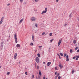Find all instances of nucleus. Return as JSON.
Segmentation results:
<instances>
[{
	"instance_id": "obj_51",
	"label": "nucleus",
	"mask_w": 79,
	"mask_h": 79,
	"mask_svg": "<svg viewBox=\"0 0 79 79\" xmlns=\"http://www.w3.org/2000/svg\"><path fill=\"white\" fill-rule=\"evenodd\" d=\"M45 79V77H44L43 78V79Z\"/></svg>"
},
{
	"instance_id": "obj_31",
	"label": "nucleus",
	"mask_w": 79,
	"mask_h": 79,
	"mask_svg": "<svg viewBox=\"0 0 79 79\" xmlns=\"http://www.w3.org/2000/svg\"><path fill=\"white\" fill-rule=\"evenodd\" d=\"M53 39H52V40H50V42H52V41H53Z\"/></svg>"
},
{
	"instance_id": "obj_9",
	"label": "nucleus",
	"mask_w": 79,
	"mask_h": 79,
	"mask_svg": "<svg viewBox=\"0 0 79 79\" xmlns=\"http://www.w3.org/2000/svg\"><path fill=\"white\" fill-rule=\"evenodd\" d=\"M59 67L60 68V69H62L63 68V65L61 64H59Z\"/></svg>"
},
{
	"instance_id": "obj_32",
	"label": "nucleus",
	"mask_w": 79,
	"mask_h": 79,
	"mask_svg": "<svg viewBox=\"0 0 79 79\" xmlns=\"http://www.w3.org/2000/svg\"><path fill=\"white\" fill-rule=\"evenodd\" d=\"M76 56L73 57V59H75L76 58Z\"/></svg>"
},
{
	"instance_id": "obj_19",
	"label": "nucleus",
	"mask_w": 79,
	"mask_h": 79,
	"mask_svg": "<svg viewBox=\"0 0 79 79\" xmlns=\"http://www.w3.org/2000/svg\"><path fill=\"white\" fill-rule=\"evenodd\" d=\"M73 43L74 44H76V40H74L73 41Z\"/></svg>"
},
{
	"instance_id": "obj_50",
	"label": "nucleus",
	"mask_w": 79,
	"mask_h": 79,
	"mask_svg": "<svg viewBox=\"0 0 79 79\" xmlns=\"http://www.w3.org/2000/svg\"><path fill=\"white\" fill-rule=\"evenodd\" d=\"M57 55L58 56H59L60 55V54H59V53H57Z\"/></svg>"
},
{
	"instance_id": "obj_8",
	"label": "nucleus",
	"mask_w": 79,
	"mask_h": 79,
	"mask_svg": "<svg viewBox=\"0 0 79 79\" xmlns=\"http://www.w3.org/2000/svg\"><path fill=\"white\" fill-rule=\"evenodd\" d=\"M47 11V10H45V11L43 10L41 13L42 15V14H44V13H46Z\"/></svg>"
},
{
	"instance_id": "obj_3",
	"label": "nucleus",
	"mask_w": 79,
	"mask_h": 79,
	"mask_svg": "<svg viewBox=\"0 0 79 79\" xmlns=\"http://www.w3.org/2000/svg\"><path fill=\"white\" fill-rule=\"evenodd\" d=\"M61 42H62V40H59V42H58V46L59 47V46H60V44H61Z\"/></svg>"
},
{
	"instance_id": "obj_25",
	"label": "nucleus",
	"mask_w": 79,
	"mask_h": 79,
	"mask_svg": "<svg viewBox=\"0 0 79 79\" xmlns=\"http://www.w3.org/2000/svg\"><path fill=\"white\" fill-rule=\"evenodd\" d=\"M39 1V0H35V2H38Z\"/></svg>"
},
{
	"instance_id": "obj_27",
	"label": "nucleus",
	"mask_w": 79,
	"mask_h": 79,
	"mask_svg": "<svg viewBox=\"0 0 79 79\" xmlns=\"http://www.w3.org/2000/svg\"><path fill=\"white\" fill-rule=\"evenodd\" d=\"M78 48V47H77L75 49V50H77V49Z\"/></svg>"
},
{
	"instance_id": "obj_49",
	"label": "nucleus",
	"mask_w": 79,
	"mask_h": 79,
	"mask_svg": "<svg viewBox=\"0 0 79 79\" xmlns=\"http://www.w3.org/2000/svg\"><path fill=\"white\" fill-rule=\"evenodd\" d=\"M43 64H45V62H44Z\"/></svg>"
},
{
	"instance_id": "obj_63",
	"label": "nucleus",
	"mask_w": 79,
	"mask_h": 79,
	"mask_svg": "<svg viewBox=\"0 0 79 79\" xmlns=\"http://www.w3.org/2000/svg\"><path fill=\"white\" fill-rule=\"evenodd\" d=\"M56 78H55V79H56Z\"/></svg>"
},
{
	"instance_id": "obj_33",
	"label": "nucleus",
	"mask_w": 79,
	"mask_h": 79,
	"mask_svg": "<svg viewBox=\"0 0 79 79\" xmlns=\"http://www.w3.org/2000/svg\"><path fill=\"white\" fill-rule=\"evenodd\" d=\"M67 24L66 23H65L64 25V26H67Z\"/></svg>"
},
{
	"instance_id": "obj_46",
	"label": "nucleus",
	"mask_w": 79,
	"mask_h": 79,
	"mask_svg": "<svg viewBox=\"0 0 79 79\" xmlns=\"http://www.w3.org/2000/svg\"><path fill=\"white\" fill-rule=\"evenodd\" d=\"M10 4L9 3L7 4V6H10Z\"/></svg>"
},
{
	"instance_id": "obj_59",
	"label": "nucleus",
	"mask_w": 79,
	"mask_h": 79,
	"mask_svg": "<svg viewBox=\"0 0 79 79\" xmlns=\"http://www.w3.org/2000/svg\"><path fill=\"white\" fill-rule=\"evenodd\" d=\"M9 37H10V35L9 36Z\"/></svg>"
},
{
	"instance_id": "obj_20",
	"label": "nucleus",
	"mask_w": 79,
	"mask_h": 79,
	"mask_svg": "<svg viewBox=\"0 0 79 79\" xmlns=\"http://www.w3.org/2000/svg\"><path fill=\"white\" fill-rule=\"evenodd\" d=\"M73 50L72 49H70V53H73Z\"/></svg>"
},
{
	"instance_id": "obj_15",
	"label": "nucleus",
	"mask_w": 79,
	"mask_h": 79,
	"mask_svg": "<svg viewBox=\"0 0 79 79\" xmlns=\"http://www.w3.org/2000/svg\"><path fill=\"white\" fill-rule=\"evenodd\" d=\"M34 36H32V40L33 41H34Z\"/></svg>"
},
{
	"instance_id": "obj_7",
	"label": "nucleus",
	"mask_w": 79,
	"mask_h": 79,
	"mask_svg": "<svg viewBox=\"0 0 79 79\" xmlns=\"http://www.w3.org/2000/svg\"><path fill=\"white\" fill-rule=\"evenodd\" d=\"M17 56V53H15L14 56V59H15V60H16V59Z\"/></svg>"
},
{
	"instance_id": "obj_22",
	"label": "nucleus",
	"mask_w": 79,
	"mask_h": 79,
	"mask_svg": "<svg viewBox=\"0 0 79 79\" xmlns=\"http://www.w3.org/2000/svg\"><path fill=\"white\" fill-rule=\"evenodd\" d=\"M32 79H34V75H33L31 77Z\"/></svg>"
},
{
	"instance_id": "obj_39",
	"label": "nucleus",
	"mask_w": 79,
	"mask_h": 79,
	"mask_svg": "<svg viewBox=\"0 0 79 79\" xmlns=\"http://www.w3.org/2000/svg\"><path fill=\"white\" fill-rule=\"evenodd\" d=\"M72 74H74V71L73 70L72 72Z\"/></svg>"
},
{
	"instance_id": "obj_44",
	"label": "nucleus",
	"mask_w": 79,
	"mask_h": 79,
	"mask_svg": "<svg viewBox=\"0 0 79 79\" xmlns=\"http://www.w3.org/2000/svg\"><path fill=\"white\" fill-rule=\"evenodd\" d=\"M56 74H57V72H56L55 73V75H56Z\"/></svg>"
},
{
	"instance_id": "obj_52",
	"label": "nucleus",
	"mask_w": 79,
	"mask_h": 79,
	"mask_svg": "<svg viewBox=\"0 0 79 79\" xmlns=\"http://www.w3.org/2000/svg\"><path fill=\"white\" fill-rule=\"evenodd\" d=\"M50 48H49V52H50Z\"/></svg>"
},
{
	"instance_id": "obj_17",
	"label": "nucleus",
	"mask_w": 79,
	"mask_h": 79,
	"mask_svg": "<svg viewBox=\"0 0 79 79\" xmlns=\"http://www.w3.org/2000/svg\"><path fill=\"white\" fill-rule=\"evenodd\" d=\"M30 45L32 46L33 45H34V44L33 43H31L30 44Z\"/></svg>"
},
{
	"instance_id": "obj_37",
	"label": "nucleus",
	"mask_w": 79,
	"mask_h": 79,
	"mask_svg": "<svg viewBox=\"0 0 79 79\" xmlns=\"http://www.w3.org/2000/svg\"><path fill=\"white\" fill-rule=\"evenodd\" d=\"M41 26V27H42L43 26V23H41V24L40 25Z\"/></svg>"
},
{
	"instance_id": "obj_5",
	"label": "nucleus",
	"mask_w": 79,
	"mask_h": 79,
	"mask_svg": "<svg viewBox=\"0 0 79 79\" xmlns=\"http://www.w3.org/2000/svg\"><path fill=\"white\" fill-rule=\"evenodd\" d=\"M31 20L32 21H36L37 20V19L35 18V17H32L31 19Z\"/></svg>"
},
{
	"instance_id": "obj_48",
	"label": "nucleus",
	"mask_w": 79,
	"mask_h": 79,
	"mask_svg": "<svg viewBox=\"0 0 79 79\" xmlns=\"http://www.w3.org/2000/svg\"><path fill=\"white\" fill-rule=\"evenodd\" d=\"M45 10H47V7H46V8H45Z\"/></svg>"
},
{
	"instance_id": "obj_53",
	"label": "nucleus",
	"mask_w": 79,
	"mask_h": 79,
	"mask_svg": "<svg viewBox=\"0 0 79 79\" xmlns=\"http://www.w3.org/2000/svg\"><path fill=\"white\" fill-rule=\"evenodd\" d=\"M53 62H55V59H53Z\"/></svg>"
},
{
	"instance_id": "obj_30",
	"label": "nucleus",
	"mask_w": 79,
	"mask_h": 79,
	"mask_svg": "<svg viewBox=\"0 0 79 79\" xmlns=\"http://www.w3.org/2000/svg\"><path fill=\"white\" fill-rule=\"evenodd\" d=\"M66 61H69V59H66Z\"/></svg>"
},
{
	"instance_id": "obj_47",
	"label": "nucleus",
	"mask_w": 79,
	"mask_h": 79,
	"mask_svg": "<svg viewBox=\"0 0 79 79\" xmlns=\"http://www.w3.org/2000/svg\"><path fill=\"white\" fill-rule=\"evenodd\" d=\"M59 0H56V2H58Z\"/></svg>"
},
{
	"instance_id": "obj_64",
	"label": "nucleus",
	"mask_w": 79,
	"mask_h": 79,
	"mask_svg": "<svg viewBox=\"0 0 79 79\" xmlns=\"http://www.w3.org/2000/svg\"><path fill=\"white\" fill-rule=\"evenodd\" d=\"M78 21H79V19H78Z\"/></svg>"
},
{
	"instance_id": "obj_16",
	"label": "nucleus",
	"mask_w": 79,
	"mask_h": 79,
	"mask_svg": "<svg viewBox=\"0 0 79 79\" xmlns=\"http://www.w3.org/2000/svg\"><path fill=\"white\" fill-rule=\"evenodd\" d=\"M37 55H38V57H39V58H40V54L38 53Z\"/></svg>"
},
{
	"instance_id": "obj_4",
	"label": "nucleus",
	"mask_w": 79,
	"mask_h": 79,
	"mask_svg": "<svg viewBox=\"0 0 79 79\" xmlns=\"http://www.w3.org/2000/svg\"><path fill=\"white\" fill-rule=\"evenodd\" d=\"M35 61L36 63H39V58L38 57H36V58Z\"/></svg>"
},
{
	"instance_id": "obj_40",
	"label": "nucleus",
	"mask_w": 79,
	"mask_h": 79,
	"mask_svg": "<svg viewBox=\"0 0 79 79\" xmlns=\"http://www.w3.org/2000/svg\"><path fill=\"white\" fill-rule=\"evenodd\" d=\"M42 46H39V48H42Z\"/></svg>"
},
{
	"instance_id": "obj_1",
	"label": "nucleus",
	"mask_w": 79,
	"mask_h": 79,
	"mask_svg": "<svg viewBox=\"0 0 79 79\" xmlns=\"http://www.w3.org/2000/svg\"><path fill=\"white\" fill-rule=\"evenodd\" d=\"M4 44H5V42L4 41H2L1 42L0 47V48L1 49V50H3V45Z\"/></svg>"
},
{
	"instance_id": "obj_13",
	"label": "nucleus",
	"mask_w": 79,
	"mask_h": 79,
	"mask_svg": "<svg viewBox=\"0 0 79 79\" xmlns=\"http://www.w3.org/2000/svg\"><path fill=\"white\" fill-rule=\"evenodd\" d=\"M16 47H17V48L18 47H20V44H17L16 45Z\"/></svg>"
},
{
	"instance_id": "obj_23",
	"label": "nucleus",
	"mask_w": 79,
	"mask_h": 79,
	"mask_svg": "<svg viewBox=\"0 0 79 79\" xmlns=\"http://www.w3.org/2000/svg\"><path fill=\"white\" fill-rule=\"evenodd\" d=\"M61 78V77L60 76H59L58 77V79H60Z\"/></svg>"
},
{
	"instance_id": "obj_26",
	"label": "nucleus",
	"mask_w": 79,
	"mask_h": 79,
	"mask_svg": "<svg viewBox=\"0 0 79 79\" xmlns=\"http://www.w3.org/2000/svg\"><path fill=\"white\" fill-rule=\"evenodd\" d=\"M7 75H9L10 74V72H8L7 73Z\"/></svg>"
},
{
	"instance_id": "obj_60",
	"label": "nucleus",
	"mask_w": 79,
	"mask_h": 79,
	"mask_svg": "<svg viewBox=\"0 0 79 79\" xmlns=\"http://www.w3.org/2000/svg\"><path fill=\"white\" fill-rule=\"evenodd\" d=\"M57 75H59V73H57Z\"/></svg>"
},
{
	"instance_id": "obj_10",
	"label": "nucleus",
	"mask_w": 79,
	"mask_h": 79,
	"mask_svg": "<svg viewBox=\"0 0 79 79\" xmlns=\"http://www.w3.org/2000/svg\"><path fill=\"white\" fill-rule=\"evenodd\" d=\"M51 64V62H48V63L47 64V65L48 66H50V65Z\"/></svg>"
},
{
	"instance_id": "obj_2",
	"label": "nucleus",
	"mask_w": 79,
	"mask_h": 79,
	"mask_svg": "<svg viewBox=\"0 0 79 79\" xmlns=\"http://www.w3.org/2000/svg\"><path fill=\"white\" fill-rule=\"evenodd\" d=\"M14 39L15 40V43H18V39H17V35L15 33L14 34Z\"/></svg>"
},
{
	"instance_id": "obj_58",
	"label": "nucleus",
	"mask_w": 79,
	"mask_h": 79,
	"mask_svg": "<svg viewBox=\"0 0 79 79\" xmlns=\"http://www.w3.org/2000/svg\"><path fill=\"white\" fill-rule=\"evenodd\" d=\"M20 63H21V61L19 62V64H20Z\"/></svg>"
},
{
	"instance_id": "obj_12",
	"label": "nucleus",
	"mask_w": 79,
	"mask_h": 79,
	"mask_svg": "<svg viewBox=\"0 0 79 79\" xmlns=\"http://www.w3.org/2000/svg\"><path fill=\"white\" fill-rule=\"evenodd\" d=\"M23 20H24V19L23 18L22 19H21L20 22H19V23H22V21H23Z\"/></svg>"
},
{
	"instance_id": "obj_21",
	"label": "nucleus",
	"mask_w": 79,
	"mask_h": 79,
	"mask_svg": "<svg viewBox=\"0 0 79 79\" xmlns=\"http://www.w3.org/2000/svg\"><path fill=\"white\" fill-rule=\"evenodd\" d=\"M49 35H50V36H52V33H50L49 34Z\"/></svg>"
},
{
	"instance_id": "obj_38",
	"label": "nucleus",
	"mask_w": 79,
	"mask_h": 79,
	"mask_svg": "<svg viewBox=\"0 0 79 79\" xmlns=\"http://www.w3.org/2000/svg\"><path fill=\"white\" fill-rule=\"evenodd\" d=\"M35 26L36 27H37V25L36 24H35Z\"/></svg>"
},
{
	"instance_id": "obj_6",
	"label": "nucleus",
	"mask_w": 79,
	"mask_h": 79,
	"mask_svg": "<svg viewBox=\"0 0 79 79\" xmlns=\"http://www.w3.org/2000/svg\"><path fill=\"white\" fill-rule=\"evenodd\" d=\"M4 18V17H2L1 18V20L0 21V24H2V23H3V20Z\"/></svg>"
},
{
	"instance_id": "obj_56",
	"label": "nucleus",
	"mask_w": 79,
	"mask_h": 79,
	"mask_svg": "<svg viewBox=\"0 0 79 79\" xmlns=\"http://www.w3.org/2000/svg\"><path fill=\"white\" fill-rule=\"evenodd\" d=\"M25 69H27V68L26 67H25Z\"/></svg>"
},
{
	"instance_id": "obj_28",
	"label": "nucleus",
	"mask_w": 79,
	"mask_h": 79,
	"mask_svg": "<svg viewBox=\"0 0 79 79\" xmlns=\"http://www.w3.org/2000/svg\"><path fill=\"white\" fill-rule=\"evenodd\" d=\"M55 70H58V69H57V67H56L55 68Z\"/></svg>"
},
{
	"instance_id": "obj_35",
	"label": "nucleus",
	"mask_w": 79,
	"mask_h": 79,
	"mask_svg": "<svg viewBox=\"0 0 79 79\" xmlns=\"http://www.w3.org/2000/svg\"><path fill=\"white\" fill-rule=\"evenodd\" d=\"M66 53H65L64 54V57H65V56H66Z\"/></svg>"
},
{
	"instance_id": "obj_42",
	"label": "nucleus",
	"mask_w": 79,
	"mask_h": 79,
	"mask_svg": "<svg viewBox=\"0 0 79 79\" xmlns=\"http://www.w3.org/2000/svg\"><path fill=\"white\" fill-rule=\"evenodd\" d=\"M76 61H77V60H78V58H76Z\"/></svg>"
},
{
	"instance_id": "obj_61",
	"label": "nucleus",
	"mask_w": 79,
	"mask_h": 79,
	"mask_svg": "<svg viewBox=\"0 0 79 79\" xmlns=\"http://www.w3.org/2000/svg\"><path fill=\"white\" fill-rule=\"evenodd\" d=\"M0 68H1V66L0 65Z\"/></svg>"
},
{
	"instance_id": "obj_62",
	"label": "nucleus",
	"mask_w": 79,
	"mask_h": 79,
	"mask_svg": "<svg viewBox=\"0 0 79 79\" xmlns=\"http://www.w3.org/2000/svg\"><path fill=\"white\" fill-rule=\"evenodd\" d=\"M35 67H36V64H35Z\"/></svg>"
},
{
	"instance_id": "obj_18",
	"label": "nucleus",
	"mask_w": 79,
	"mask_h": 79,
	"mask_svg": "<svg viewBox=\"0 0 79 79\" xmlns=\"http://www.w3.org/2000/svg\"><path fill=\"white\" fill-rule=\"evenodd\" d=\"M60 55H61V56H63V53H62L61 52H60Z\"/></svg>"
},
{
	"instance_id": "obj_11",
	"label": "nucleus",
	"mask_w": 79,
	"mask_h": 79,
	"mask_svg": "<svg viewBox=\"0 0 79 79\" xmlns=\"http://www.w3.org/2000/svg\"><path fill=\"white\" fill-rule=\"evenodd\" d=\"M39 74L40 75V76L41 77L42 76V73H41V72H40V71H39Z\"/></svg>"
},
{
	"instance_id": "obj_41",
	"label": "nucleus",
	"mask_w": 79,
	"mask_h": 79,
	"mask_svg": "<svg viewBox=\"0 0 79 79\" xmlns=\"http://www.w3.org/2000/svg\"><path fill=\"white\" fill-rule=\"evenodd\" d=\"M77 53H79V49L77 50Z\"/></svg>"
},
{
	"instance_id": "obj_43",
	"label": "nucleus",
	"mask_w": 79,
	"mask_h": 79,
	"mask_svg": "<svg viewBox=\"0 0 79 79\" xmlns=\"http://www.w3.org/2000/svg\"><path fill=\"white\" fill-rule=\"evenodd\" d=\"M23 0H20V1L21 2H23Z\"/></svg>"
},
{
	"instance_id": "obj_57",
	"label": "nucleus",
	"mask_w": 79,
	"mask_h": 79,
	"mask_svg": "<svg viewBox=\"0 0 79 79\" xmlns=\"http://www.w3.org/2000/svg\"><path fill=\"white\" fill-rule=\"evenodd\" d=\"M38 78H39V79H40V77H38Z\"/></svg>"
},
{
	"instance_id": "obj_36",
	"label": "nucleus",
	"mask_w": 79,
	"mask_h": 79,
	"mask_svg": "<svg viewBox=\"0 0 79 79\" xmlns=\"http://www.w3.org/2000/svg\"><path fill=\"white\" fill-rule=\"evenodd\" d=\"M45 34V32H43L42 34V35H44V34Z\"/></svg>"
},
{
	"instance_id": "obj_14",
	"label": "nucleus",
	"mask_w": 79,
	"mask_h": 79,
	"mask_svg": "<svg viewBox=\"0 0 79 79\" xmlns=\"http://www.w3.org/2000/svg\"><path fill=\"white\" fill-rule=\"evenodd\" d=\"M71 13L70 15H69V19H71V17H72V16H71Z\"/></svg>"
},
{
	"instance_id": "obj_55",
	"label": "nucleus",
	"mask_w": 79,
	"mask_h": 79,
	"mask_svg": "<svg viewBox=\"0 0 79 79\" xmlns=\"http://www.w3.org/2000/svg\"><path fill=\"white\" fill-rule=\"evenodd\" d=\"M58 76H59L58 75H57L56 76V77H58Z\"/></svg>"
},
{
	"instance_id": "obj_34",
	"label": "nucleus",
	"mask_w": 79,
	"mask_h": 79,
	"mask_svg": "<svg viewBox=\"0 0 79 79\" xmlns=\"http://www.w3.org/2000/svg\"><path fill=\"white\" fill-rule=\"evenodd\" d=\"M25 74H26V75H27V72H25Z\"/></svg>"
},
{
	"instance_id": "obj_54",
	"label": "nucleus",
	"mask_w": 79,
	"mask_h": 79,
	"mask_svg": "<svg viewBox=\"0 0 79 79\" xmlns=\"http://www.w3.org/2000/svg\"><path fill=\"white\" fill-rule=\"evenodd\" d=\"M59 58H60V59H61V57H60V56L59 57Z\"/></svg>"
},
{
	"instance_id": "obj_29",
	"label": "nucleus",
	"mask_w": 79,
	"mask_h": 79,
	"mask_svg": "<svg viewBox=\"0 0 79 79\" xmlns=\"http://www.w3.org/2000/svg\"><path fill=\"white\" fill-rule=\"evenodd\" d=\"M76 57L77 58H79V56H76Z\"/></svg>"
},
{
	"instance_id": "obj_45",
	"label": "nucleus",
	"mask_w": 79,
	"mask_h": 79,
	"mask_svg": "<svg viewBox=\"0 0 79 79\" xmlns=\"http://www.w3.org/2000/svg\"><path fill=\"white\" fill-rule=\"evenodd\" d=\"M39 67L38 66H37V69H39Z\"/></svg>"
},
{
	"instance_id": "obj_24",
	"label": "nucleus",
	"mask_w": 79,
	"mask_h": 79,
	"mask_svg": "<svg viewBox=\"0 0 79 79\" xmlns=\"http://www.w3.org/2000/svg\"><path fill=\"white\" fill-rule=\"evenodd\" d=\"M69 58V57H68V55H67L66 56V59H68Z\"/></svg>"
}]
</instances>
